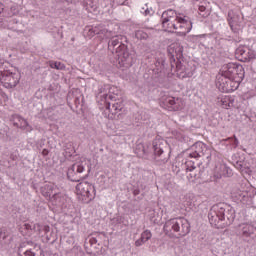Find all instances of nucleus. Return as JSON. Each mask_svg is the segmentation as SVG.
<instances>
[{"instance_id": "423d86ee", "label": "nucleus", "mask_w": 256, "mask_h": 256, "mask_svg": "<svg viewBox=\"0 0 256 256\" xmlns=\"http://www.w3.org/2000/svg\"><path fill=\"white\" fill-rule=\"evenodd\" d=\"M98 91L101 101H104L106 104V111H109V113L112 115H118L120 111H123V102L117 101L115 95L107 94V92H105V88L103 87L99 88Z\"/></svg>"}, {"instance_id": "a211bd4d", "label": "nucleus", "mask_w": 256, "mask_h": 256, "mask_svg": "<svg viewBox=\"0 0 256 256\" xmlns=\"http://www.w3.org/2000/svg\"><path fill=\"white\" fill-rule=\"evenodd\" d=\"M239 227L240 235L244 241L249 242V239H256V227L253 223H243Z\"/></svg>"}, {"instance_id": "72a5a7b5", "label": "nucleus", "mask_w": 256, "mask_h": 256, "mask_svg": "<svg viewBox=\"0 0 256 256\" xmlns=\"http://www.w3.org/2000/svg\"><path fill=\"white\" fill-rule=\"evenodd\" d=\"M132 193H133V195H134L135 197H137V195H139V194L141 193V190H140L138 187L133 186V187H132Z\"/></svg>"}, {"instance_id": "7c9ffc66", "label": "nucleus", "mask_w": 256, "mask_h": 256, "mask_svg": "<svg viewBox=\"0 0 256 256\" xmlns=\"http://www.w3.org/2000/svg\"><path fill=\"white\" fill-rule=\"evenodd\" d=\"M17 13H19V10H17V6H12L10 8L9 16L13 17V15H17Z\"/></svg>"}, {"instance_id": "09e8293b", "label": "nucleus", "mask_w": 256, "mask_h": 256, "mask_svg": "<svg viewBox=\"0 0 256 256\" xmlns=\"http://www.w3.org/2000/svg\"><path fill=\"white\" fill-rule=\"evenodd\" d=\"M62 1H66V3H71L73 0H62Z\"/></svg>"}, {"instance_id": "f257e3e1", "label": "nucleus", "mask_w": 256, "mask_h": 256, "mask_svg": "<svg viewBox=\"0 0 256 256\" xmlns=\"http://www.w3.org/2000/svg\"><path fill=\"white\" fill-rule=\"evenodd\" d=\"M221 75L217 76L216 85L224 93L239 89L241 81L245 79V68L238 63L229 62L224 64L220 70Z\"/></svg>"}, {"instance_id": "9b49d317", "label": "nucleus", "mask_w": 256, "mask_h": 256, "mask_svg": "<svg viewBox=\"0 0 256 256\" xmlns=\"http://www.w3.org/2000/svg\"><path fill=\"white\" fill-rule=\"evenodd\" d=\"M55 190L54 184H45L40 188V193L43 195V197H46L50 199V201L53 203V205H61V194L55 192L53 194V191Z\"/></svg>"}, {"instance_id": "a18cd8bd", "label": "nucleus", "mask_w": 256, "mask_h": 256, "mask_svg": "<svg viewBox=\"0 0 256 256\" xmlns=\"http://www.w3.org/2000/svg\"><path fill=\"white\" fill-rule=\"evenodd\" d=\"M233 103H235V100L232 97H230V107H233Z\"/></svg>"}, {"instance_id": "f8f14e48", "label": "nucleus", "mask_w": 256, "mask_h": 256, "mask_svg": "<svg viewBox=\"0 0 256 256\" xmlns=\"http://www.w3.org/2000/svg\"><path fill=\"white\" fill-rule=\"evenodd\" d=\"M181 15V13H178L177 10H173V9H167L165 11L162 12L160 21H161V25L163 27V29H165V31L168 30V28L175 23V21H177V19H179V16Z\"/></svg>"}, {"instance_id": "20e7f679", "label": "nucleus", "mask_w": 256, "mask_h": 256, "mask_svg": "<svg viewBox=\"0 0 256 256\" xmlns=\"http://www.w3.org/2000/svg\"><path fill=\"white\" fill-rule=\"evenodd\" d=\"M164 233L167 237H187L191 233V224L185 217H176L167 220L164 224Z\"/></svg>"}, {"instance_id": "ddd939ff", "label": "nucleus", "mask_w": 256, "mask_h": 256, "mask_svg": "<svg viewBox=\"0 0 256 256\" xmlns=\"http://www.w3.org/2000/svg\"><path fill=\"white\" fill-rule=\"evenodd\" d=\"M183 51H184V48L179 43H174L169 46L168 57L170 59L171 67H175V65H177V61L175 60V57L178 61H181V59H183Z\"/></svg>"}, {"instance_id": "8fccbe9b", "label": "nucleus", "mask_w": 256, "mask_h": 256, "mask_svg": "<svg viewBox=\"0 0 256 256\" xmlns=\"http://www.w3.org/2000/svg\"><path fill=\"white\" fill-rule=\"evenodd\" d=\"M194 177H197V174H194Z\"/></svg>"}, {"instance_id": "37998d69", "label": "nucleus", "mask_w": 256, "mask_h": 256, "mask_svg": "<svg viewBox=\"0 0 256 256\" xmlns=\"http://www.w3.org/2000/svg\"><path fill=\"white\" fill-rule=\"evenodd\" d=\"M205 9H207L205 6H200V7H199V11H200L201 13H203V12L205 11Z\"/></svg>"}, {"instance_id": "de8ad7c7", "label": "nucleus", "mask_w": 256, "mask_h": 256, "mask_svg": "<svg viewBox=\"0 0 256 256\" xmlns=\"http://www.w3.org/2000/svg\"><path fill=\"white\" fill-rule=\"evenodd\" d=\"M13 125H14V127H20L19 123H17V122H14Z\"/></svg>"}, {"instance_id": "c03bdc74", "label": "nucleus", "mask_w": 256, "mask_h": 256, "mask_svg": "<svg viewBox=\"0 0 256 256\" xmlns=\"http://www.w3.org/2000/svg\"><path fill=\"white\" fill-rule=\"evenodd\" d=\"M0 95L3 99H7V94L5 92H0Z\"/></svg>"}, {"instance_id": "c9c22d12", "label": "nucleus", "mask_w": 256, "mask_h": 256, "mask_svg": "<svg viewBox=\"0 0 256 256\" xmlns=\"http://www.w3.org/2000/svg\"><path fill=\"white\" fill-rule=\"evenodd\" d=\"M161 69L162 71H165V69H167V60L165 59V56H163V63H161Z\"/></svg>"}, {"instance_id": "cd10ccee", "label": "nucleus", "mask_w": 256, "mask_h": 256, "mask_svg": "<svg viewBox=\"0 0 256 256\" xmlns=\"http://www.w3.org/2000/svg\"><path fill=\"white\" fill-rule=\"evenodd\" d=\"M89 31L91 35H103L105 33V30L99 27L91 28Z\"/></svg>"}, {"instance_id": "dca6fc26", "label": "nucleus", "mask_w": 256, "mask_h": 256, "mask_svg": "<svg viewBox=\"0 0 256 256\" xmlns=\"http://www.w3.org/2000/svg\"><path fill=\"white\" fill-rule=\"evenodd\" d=\"M160 105L168 111H179L181 109V99L173 96H162L160 98Z\"/></svg>"}, {"instance_id": "f3484780", "label": "nucleus", "mask_w": 256, "mask_h": 256, "mask_svg": "<svg viewBox=\"0 0 256 256\" xmlns=\"http://www.w3.org/2000/svg\"><path fill=\"white\" fill-rule=\"evenodd\" d=\"M235 56L238 61L242 63H248L251 59H255V52L247 46H240L235 51Z\"/></svg>"}, {"instance_id": "b1692460", "label": "nucleus", "mask_w": 256, "mask_h": 256, "mask_svg": "<svg viewBox=\"0 0 256 256\" xmlns=\"http://www.w3.org/2000/svg\"><path fill=\"white\" fill-rule=\"evenodd\" d=\"M140 13H142V15H145V17H151L155 15V10H153L151 7L149 8V6L145 4L144 7L140 9Z\"/></svg>"}, {"instance_id": "412c9836", "label": "nucleus", "mask_w": 256, "mask_h": 256, "mask_svg": "<svg viewBox=\"0 0 256 256\" xmlns=\"http://www.w3.org/2000/svg\"><path fill=\"white\" fill-rule=\"evenodd\" d=\"M151 237H153L151 230H144L141 233V237L135 241V246L141 247V246L145 245V243H147V241H149V239H151Z\"/></svg>"}, {"instance_id": "2eb2a0df", "label": "nucleus", "mask_w": 256, "mask_h": 256, "mask_svg": "<svg viewBox=\"0 0 256 256\" xmlns=\"http://www.w3.org/2000/svg\"><path fill=\"white\" fill-rule=\"evenodd\" d=\"M85 171V166L81 163H74L71 167L68 168L67 171V177L69 181H72L74 183H79L82 179H85V177L81 176V173Z\"/></svg>"}, {"instance_id": "58836bf2", "label": "nucleus", "mask_w": 256, "mask_h": 256, "mask_svg": "<svg viewBox=\"0 0 256 256\" xmlns=\"http://www.w3.org/2000/svg\"><path fill=\"white\" fill-rule=\"evenodd\" d=\"M89 243L90 245H97V238L95 237L90 238Z\"/></svg>"}, {"instance_id": "c756f323", "label": "nucleus", "mask_w": 256, "mask_h": 256, "mask_svg": "<svg viewBox=\"0 0 256 256\" xmlns=\"http://www.w3.org/2000/svg\"><path fill=\"white\" fill-rule=\"evenodd\" d=\"M181 73H182L183 79L190 78L192 75H194L193 70H189V69H186L184 72H181Z\"/></svg>"}, {"instance_id": "49530a36", "label": "nucleus", "mask_w": 256, "mask_h": 256, "mask_svg": "<svg viewBox=\"0 0 256 256\" xmlns=\"http://www.w3.org/2000/svg\"><path fill=\"white\" fill-rule=\"evenodd\" d=\"M75 104L79 105V98H75Z\"/></svg>"}, {"instance_id": "aec40b11", "label": "nucleus", "mask_w": 256, "mask_h": 256, "mask_svg": "<svg viewBox=\"0 0 256 256\" xmlns=\"http://www.w3.org/2000/svg\"><path fill=\"white\" fill-rule=\"evenodd\" d=\"M14 121H18L20 123V129H23V131H28V133H31L33 131V126L29 124V122L23 118L19 114H15L13 116Z\"/></svg>"}, {"instance_id": "1a4fd4ad", "label": "nucleus", "mask_w": 256, "mask_h": 256, "mask_svg": "<svg viewBox=\"0 0 256 256\" xmlns=\"http://www.w3.org/2000/svg\"><path fill=\"white\" fill-rule=\"evenodd\" d=\"M19 256H45L41 246L37 245L31 240L24 241L20 244L18 249Z\"/></svg>"}, {"instance_id": "0eeeda50", "label": "nucleus", "mask_w": 256, "mask_h": 256, "mask_svg": "<svg viewBox=\"0 0 256 256\" xmlns=\"http://www.w3.org/2000/svg\"><path fill=\"white\" fill-rule=\"evenodd\" d=\"M192 29L193 23H191V20L187 16L180 14L166 31H179L178 34L180 37H185V35L190 33Z\"/></svg>"}, {"instance_id": "f704fd0d", "label": "nucleus", "mask_w": 256, "mask_h": 256, "mask_svg": "<svg viewBox=\"0 0 256 256\" xmlns=\"http://www.w3.org/2000/svg\"><path fill=\"white\" fill-rule=\"evenodd\" d=\"M22 229H24L25 231H33V227L31 226V224H24Z\"/></svg>"}, {"instance_id": "ea45409f", "label": "nucleus", "mask_w": 256, "mask_h": 256, "mask_svg": "<svg viewBox=\"0 0 256 256\" xmlns=\"http://www.w3.org/2000/svg\"><path fill=\"white\" fill-rule=\"evenodd\" d=\"M115 222L118 224V225H121V223H123V219L121 217H117L115 219Z\"/></svg>"}, {"instance_id": "6e6552de", "label": "nucleus", "mask_w": 256, "mask_h": 256, "mask_svg": "<svg viewBox=\"0 0 256 256\" xmlns=\"http://www.w3.org/2000/svg\"><path fill=\"white\" fill-rule=\"evenodd\" d=\"M0 81L6 89H13L19 84V76L7 70L5 64L0 63Z\"/></svg>"}, {"instance_id": "4c0bfd02", "label": "nucleus", "mask_w": 256, "mask_h": 256, "mask_svg": "<svg viewBox=\"0 0 256 256\" xmlns=\"http://www.w3.org/2000/svg\"><path fill=\"white\" fill-rule=\"evenodd\" d=\"M44 233H49L51 231V227L49 225L42 226V230Z\"/></svg>"}, {"instance_id": "a19ab883", "label": "nucleus", "mask_w": 256, "mask_h": 256, "mask_svg": "<svg viewBox=\"0 0 256 256\" xmlns=\"http://www.w3.org/2000/svg\"><path fill=\"white\" fill-rule=\"evenodd\" d=\"M42 155H43L44 157H47V155H49V150L43 149V150H42Z\"/></svg>"}, {"instance_id": "9d476101", "label": "nucleus", "mask_w": 256, "mask_h": 256, "mask_svg": "<svg viewBox=\"0 0 256 256\" xmlns=\"http://www.w3.org/2000/svg\"><path fill=\"white\" fill-rule=\"evenodd\" d=\"M191 151L192 152L189 153L190 159H201V157H206V159H209V157H211L209 148H207V145L203 142H196L193 144Z\"/></svg>"}, {"instance_id": "393cba45", "label": "nucleus", "mask_w": 256, "mask_h": 256, "mask_svg": "<svg viewBox=\"0 0 256 256\" xmlns=\"http://www.w3.org/2000/svg\"><path fill=\"white\" fill-rule=\"evenodd\" d=\"M51 69H57V71H65V64L57 61L50 62Z\"/></svg>"}, {"instance_id": "4468645a", "label": "nucleus", "mask_w": 256, "mask_h": 256, "mask_svg": "<svg viewBox=\"0 0 256 256\" xmlns=\"http://www.w3.org/2000/svg\"><path fill=\"white\" fill-rule=\"evenodd\" d=\"M76 190L82 197H87L88 203L95 199V195L97 190H95V186L89 182H82L76 185Z\"/></svg>"}, {"instance_id": "7ed1b4c3", "label": "nucleus", "mask_w": 256, "mask_h": 256, "mask_svg": "<svg viewBox=\"0 0 256 256\" xmlns=\"http://www.w3.org/2000/svg\"><path fill=\"white\" fill-rule=\"evenodd\" d=\"M209 223L217 227L223 222L224 227H229L235 221V209L226 203L213 205L208 213Z\"/></svg>"}, {"instance_id": "c85d7f7f", "label": "nucleus", "mask_w": 256, "mask_h": 256, "mask_svg": "<svg viewBox=\"0 0 256 256\" xmlns=\"http://www.w3.org/2000/svg\"><path fill=\"white\" fill-rule=\"evenodd\" d=\"M161 63H163V56L157 58L155 62L156 71H158V73L163 71V68H161Z\"/></svg>"}, {"instance_id": "f03ea898", "label": "nucleus", "mask_w": 256, "mask_h": 256, "mask_svg": "<svg viewBox=\"0 0 256 256\" xmlns=\"http://www.w3.org/2000/svg\"><path fill=\"white\" fill-rule=\"evenodd\" d=\"M128 44L127 36L123 35L113 36L108 41V51L117 55L119 65L126 69L133 67V63H135V52L129 50Z\"/></svg>"}, {"instance_id": "79ce46f5", "label": "nucleus", "mask_w": 256, "mask_h": 256, "mask_svg": "<svg viewBox=\"0 0 256 256\" xmlns=\"http://www.w3.org/2000/svg\"><path fill=\"white\" fill-rule=\"evenodd\" d=\"M5 11V5L3 3H0V15Z\"/></svg>"}, {"instance_id": "bb28decb", "label": "nucleus", "mask_w": 256, "mask_h": 256, "mask_svg": "<svg viewBox=\"0 0 256 256\" xmlns=\"http://www.w3.org/2000/svg\"><path fill=\"white\" fill-rule=\"evenodd\" d=\"M223 109H229L231 107V96H225L221 99Z\"/></svg>"}, {"instance_id": "39448f33", "label": "nucleus", "mask_w": 256, "mask_h": 256, "mask_svg": "<svg viewBox=\"0 0 256 256\" xmlns=\"http://www.w3.org/2000/svg\"><path fill=\"white\" fill-rule=\"evenodd\" d=\"M165 142L162 140H154L152 144L143 146V153L147 157H151L154 161L163 165L169 161V157L165 155Z\"/></svg>"}, {"instance_id": "2f4dec72", "label": "nucleus", "mask_w": 256, "mask_h": 256, "mask_svg": "<svg viewBox=\"0 0 256 256\" xmlns=\"http://www.w3.org/2000/svg\"><path fill=\"white\" fill-rule=\"evenodd\" d=\"M203 35H196V36H191V40L194 42V43H199V41H201V39H203Z\"/></svg>"}, {"instance_id": "a878e982", "label": "nucleus", "mask_w": 256, "mask_h": 256, "mask_svg": "<svg viewBox=\"0 0 256 256\" xmlns=\"http://www.w3.org/2000/svg\"><path fill=\"white\" fill-rule=\"evenodd\" d=\"M135 37H136V39L145 40V39L149 38V34H147L143 30H136L135 31Z\"/></svg>"}, {"instance_id": "e433bc0d", "label": "nucleus", "mask_w": 256, "mask_h": 256, "mask_svg": "<svg viewBox=\"0 0 256 256\" xmlns=\"http://www.w3.org/2000/svg\"><path fill=\"white\" fill-rule=\"evenodd\" d=\"M5 239H7V234L5 233V231L1 230L0 231V241H5Z\"/></svg>"}, {"instance_id": "4be33fe9", "label": "nucleus", "mask_w": 256, "mask_h": 256, "mask_svg": "<svg viewBox=\"0 0 256 256\" xmlns=\"http://www.w3.org/2000/svg\"><path fill=\"white\" fill-rule=\"evenodd\" d=\"M197 161H199V159L190 158L188 156V161L186 162V167H187L186 171H193L197 169V166L199 167V165H201V162H197Z\"/></svg>"}, {"instance_id": "6ab92c4d", "label": "nucleus", "mask_w": 256, "mask_h": 256, "mask_svg": "<svg viewBox=\"0 0 256 256\" xmlns=\"http://www.w3.org/2000/svg\"><path fill=\"white\" fill-rule=\"evenodd\" d=\"M237 19H239V16L234 15L233 11L230 10L227 15V21H228V25L231 28V31H233V33L239 32V27H237V25H238Z\"/></svg>"}, {"instance_id": "5701e85b", "label": "nucleus", "mask_w": 256, "mask_h": 256, "mask_svg": "<svg viewBox=\"0 0 256 256\" xmlns=\"http://www.w3.org/2000/svg\"><path fill=\"white\" fill-rule=\"evenodd\" d=\"M225 143H228L232 149H237L239 147V139H237V136L233 135V137H228L226 139H223Z\"/></svg>"}, {"instance_id": "473e14b6", "label": "nucleus", "mask_w": 256, "mask_h": 256, "mask_svg": "<svg viewBox=\"0 0 256 256\" xmlns=\"http://www.w3.org/2000/svg\"><path fill=\"white\" fill-rule=\"evenodd\" d=\"M42 226L39 223L34 224L32 231H36L37 233H41Z\"/></svg>"}]
</instances>
